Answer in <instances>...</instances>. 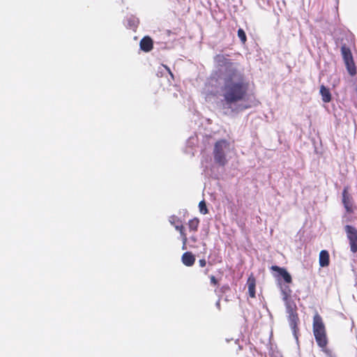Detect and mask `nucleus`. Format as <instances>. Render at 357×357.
I'll return each mask as SVG.
<instances>
[{"instance_id": "7", "label": "nucleus", "mask_w": 357, "mask_h": 357, "mask_svg": "<svg viewBox=\"0 0 357 357\" xmlns=\"http://www.w3.org/2000/svg\"><path fill=\"white\" fill-rule=\"evenodd\" d=\"M343 204L347 212L353 211V205L346 189L343 191Z\"/></svg>"}, {"instance_id": "17", "label": "nucleus", "mask_w": 357, "mask_h": 357, "mask_svg": "<svg viewBox=\"0 0 357 357\" xmlns=\"http://www.w3.org/2000/svg\"><path fill=\"white\" fill-rule=\"evenodd\" d=\"M199 212L202 214L208 213V209L204 201H201L199 204Z\"/></svg>"}, {"instance_id": "16", "label": "nucleus", "mask_w": 357, "mask_h": 357, "mask_svg": "<svg viewBox=\"0 0 357 357\" xmlns=\"http://www.w3.org/2000/svg\"><path fill=\"white\" fill-rule=\"evenodd\" d=\"M199 220L198 218H193L192 220H190L188 223L189 229L190 231H197V228L199 227Z\"/></svg>"}, {"instance_id": "10", "label": "nucleus", "mask_w": 357, "mask_h": 357, "mask_svg": "<svg viewBox=\"0 0 357 357\" xmlns=\"http://www.w3.org/2000/svg\"><path fill=\"white\" fill-rule=\"evenodd\" d=\"M140 47L145 52L150 51L153 47L152 40L149 37H144L140 42Z\"/></svg>"}, {"instance_id": "22", "label": "nucleus", "mask_w": 357, "mask_h": 357, "mask_svg": "<svg viewBox=\"0 0 357 357\" xmlns=\"http://www.w3.org/2000/svg\"><path fill=\"white\" fill-rule=\"evenodd\" d=\"M190 240L194 242V243H196L197 242V238L194 236H191L190 237Z\"/></svg>"}, {"instance_id": "15", "label": "nucleus", "mask_w": 357, "mask_h": 357, "mask_svg": "<svg viewBox=\"0 0 357 357\" xmlns=\"http://www.w3.org/2000/svg\"><path fill=\"white\" fill-rule=\"evenodd\" d=\"M344 63L349 75H351V76L354 75L356 73V69L354 59L344 61Z\"/></svg>"}, {"instance_id": "11", "label": "nucleus", "mask_w": 357, "mask_h": 357, "mask_svg": "<svg viewBox=\"0 0 357 357\" xmlns=\"http://www.w3.org/2000/svg\"><path fill=\"white\" fill-rule=\"evenodd\" d=\"M319 264L321 267L329 264V255L326 250H322L319 253Z\"/></svg>"}, {"instance_id": "2", "label": "nucleus", "mask_w": 357, "mask_h": 357, "mask_svg": "<svg viewBox=\"0 0 357 357\" xmlns=\"http://www.w3.org/2000/svg\"><path fill=\"white\" fill-rule=\"evenodd\" d=\"M281 292L282 295V300L284 302L286 310L288 314V319L289 325L296 334L297 329V324L298 322V317L296 313L297 307L296 303L291 299V290L289 287H280Z\"/></svg>"}, {"instance_id": "23", "label": "nucleus", "mask_w": 357, "mask_h": 357, "mask_svg": "<svg viewBox=\"0 0 357 357\" xmlns=\"http://www.w3.org/2000/svg\"><path fill=\"white\" fill-rule=\"evenodd\" d=\"M164 67H165V68L168 70V72H169V73L170 74V75H171L172 77H173V74H172V72L170 71L169 68H168L167 66H164Z\"/></svg>"}, {"instance_id": "5", "label": "nucleus", "mask_w": 357, "mask_h": 357, "mask_svg": "<svg viewBox=\"0 0 357 357\" xmlns=\"http://www.w3.org/2000/svg\"><path fill=\"white\" fill-rule=\"evenodd\" d=\"M345 231L349 241L351 251L355 253L357 252V229L351 226L347 225Z\"/></svg>"}, {"instance_id": "21", "label": "nucleus", "mask_w": 357, "mask_h": 357, "mask_svg": "<svg viewBox=\"0 0 357 357\" xmlns=\"http://www.w3.org/2000/svg\"><path fill=\"white\" fill-rule=\"evenodd\" d=\"M199 263L200 266H202V267H204L206 265V261L204 259H200L199 261Z\"/></svg>"}, {"instance_id": "12", "label": "nucleus", "mask_w": 357, "mask_h": 357, "mask_svg": "<svg viewBox=\"0 0 357 357\" xmlns=\"http://www.w3.org/2000/svg\"><path fill=\"white\" fill-rule=\"evenodd\" d=\"M175 227V229L178 231H179L180 234H181V238H182V241H183V247H182V249L183 250H185L186 249V243H187V236H186V234L184 232V229H183V227L181 224V222L178 223V224H176V225H174Z\"/></svg>"}, {"instance_id": "14", "label": "nucleus", "mask_w": 357, "mask_h": 357, "mask_svg": "<svg viewBox=\"0 0 357 357\" xmlns=\"http://www.w3.org/2000/svg\"><path fill=\"white\" fill-rule=\"evenodd\" d=\"M341 52H342V55L344 61L353 60V56H352L351 50L347 47H346L344 45L342 46L341 47Z\"/></svg>"}, {"instance_id": "9", "label": "nucleus", "mask_w": 357, "mask_h": 357, "mask_svg": "<svg viewBox=\"0 0 357 357\" xmlns=\"http://www.w3.org/2000/svg\"><path fill=\"white\" fill-rule=\"evenodd\" d=\"M195 258L191 252H185L182 256V262L187 266L194 264Z\"/></svg>"}, {"instance_id": "19", "label": "nucleus", "mask_w": 357, "mask_h": 357, "mask_svg": "<svg viewBox=\"0 0 357 357\" xmlns=\"http://www.w3.org/2000/svg\"><path fill=\"white\" fill-rule=\"evenodd\" d=\"M169 222L173 225H176V224L180 223L179 220L178 218H175V217H171L170 220H169Z\"/></svg>"}, {"instance_id": "3", "label": "nucleus", "mask_w": 357, "mask_h": 357, "mask_svg": "<svg viewBox=\"0 0 357 357\" xmlns=\"http://www.w3.org/2000/svg\"><path fill=\"white\" fill-rule=\"evenodd\" d=\"M313 333L318 345L324 352L328 354L329 351L326 349L328 340L326 337L325 326L321 317L318 313H316L314 316Z\"/></svg>"}, {"instance_id": "6", "label": "nucleus", "mask_w": 357, "mask_h": 357, "mask_svg": "<svg viewBox=\"0 0 357 357\" xmlns=\"http://www.w3.org/2000/svg\"><path fill=\"white\" fill-rule=\"evenodd\" d=\"M271 268L272 271L277 272V275H275V278L281 277L287 283L291 282V276L285 268L279 267L278 266H273Z\"/></svg>"}, {"instance_id": "20", "label": "nucleus", "mask_w": 357, "mask_h": 357, "mask_svg": "<svg viewBox=\"0 0 357 357\" xmlns=\"http://www.w3.org/2000/svg\"><path fill=\"white\" fill-rule=\"evenodd\" d=\"M211 284L215 285L218 284V281L213 275L210 277Z\"/></svg>"}, {"instance_id": "13", "label": "nucleus", "mask_w": 357, "mask_h": 357, "mask_svg": "<svg viewBox=\"0 0 357 357\" xmlns=\"http://www.w3.org/2000/svg\"><path fill=\"white\" fill-rule=\"evenodd\" d=\"M320 93L321 95L322 100L324 102H329L331 100V95L329 90L324 86H321L320 88Z\"/></svg>"}, {"instance_id": "8", "label": "nucleus", "mask_w": 357, "mask_h": 357, "mask_svg": "<svg viewBox=\"0 0 357 357\" xmlns=\"http://www.w3.org/2000/svg\"><path fill=\"white\" fill-rule=\"evenodd\" d=\"M247 284L248 287L249 295L250 296V297L254 298L255 296L256 281L252 275H250L248 278Z\"/></svg>"}, {"instance_id": "18", "label": "nucleus", "mask_w": 357, "mask_h": 357, "mask_svg": "<svg viewBox=\"0 0 357 357\" xmlns=\"http://www.w3.org/2000/svg\"><path fill=\"white\" fill-rule=\"evenodd\" d=\"M238 36L239 37V38L241 39V40L243 42V43H245L246 41V36H245V33L244 32V31L241 29H238Z\"/></svg>"}, {"instance_id": "1", "label": "nucleus", "mask_w": 357, "mask_h": 357, "mask_svg": "<svg viewBox=\"0 0 357 357\" xmlns=\"http://www.w3.org/2000/svg\"><path fill=\"white\" fill-rule=\"evenodd\" d=\"M245 91L246 86L240 75L233 73L225 77L222 92L227 102L231 103L241 100Z\"/></svg>"}, {"instance_id": "4", "label": "nucleus", "mask_w": 357, "mask_h": 357, "mask_svg": "<svg viewBox=\"0 0 357 357\" xmlns=\"http://www.w3.org/2000/svg\"><path fill=\"white\" fill-rule=\"evenodd\" d=\"M232 150L231 146L227 141L218 142L213 151L215 161L220 165H225L228 160L229 154Z\"/></svg>"}]
</instances>
